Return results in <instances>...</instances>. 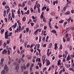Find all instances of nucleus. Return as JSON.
<instances>
[{
    "mask_svg": "<svg viewBox=\"0 0 74 74\" xmlns=\"http://www.w3.org/2000/svg\"><path fill=\"white\" fill-rule=\"evenodd\" d=\"M30 63H27V67H29V66H30Z\"/></svg>",
    "mask_w": 74,
    "mask_h": 74,
    "instance_id": "obj_32",
    "label": "nucleus"
},
{
    "mask_svg": "<svg viewBox=\"0 0 74 74\" xmlns=\"http://www.w3.org/2000/svg\"><path fill=\"white\" fill-rule=\"evenodd\" d=\"M30 51L31 52H33V49H31Z\"/></svg>",
    "mask_w": 74,
    "mask_h": 74,
    "instance_id": "obj_61",
    "label": "nucleus"
},
{
    "mask_svg": "<svg viewBox=\"0 0 74 74\" xmlns=\"http://www.w3.org/2000/svg\"><path fill=\"white\" fill-rule=\"evenodd\" d=\"M26 32H29V29L27 28L26 29Z\"/></svg>",
    "mask_w": 74,
    "mask_h": 74,
    "instance_id": "obj_48",
    "label": "nucleus"
},
{
    "mask_svg": "<svg viewBox=\"0 0 74 74\" xmlns=\"http://www.w3.org/2000/svg\"><path fill=\"white\" fill-rule=\"evenodd\" d=\"M11 63V60H9L8 61V64L10 65V64Z\"/></svg>",
    "mask_w": 74,
    "mask_h": 74,
    "instance_id": "obj_57",
    "label": "nucleus"
},
{
    "mask_svg": "<svg viewBox=\"0 0 74 74\" xmlns=\"http://www.w3.org/2000/svg\"><path fill=\"white\" fill-rule=\"evenodd\" d=\"M30 10H31L32 12H33V10H32V8H31Z\"/></svg>",
    "mask_w": 74,
    "mask_h": 74,
    "instance_id": "obj_49",
    "label": "nucleus"
},
{
    "mask_svg": "<svg viewBox=\"0 0 74 74\" xmlns=\"http://www.w3.org/2000/svg\"><path fill=\"white\" fill-rule=\"evenodd\" d=\"M47 29V26H45L44 29H45H45Z\"/></svg>",
    "mask_w": 74,
    "mask_h": 74,
    "instance_id": "obj_64",
    "label": "nucleus"
},
{
    "mask_svg": "<svg viewBox=\"0 0 74 74\" xmlns=\"http://www.w3.org/2000/svg\"><path fill=\"white\" fill-rule=\"evenodd\" d=\"M3 42V41L0 40V47L1 46V45H2V42Z\"/></svg>",
    "mask_w": 74,
    "mask_h": 74,
    "instance_id": "obj_19",
    "label": "nucleus"
},
{
    "mask_svg": "<svg viewBox=\"0 0 74 74\" xmlns=\"http://www.w3.org/2000/svg\"><path fill=\"white\" fill-rule=\"evenodd\" d=\"M40 5L39 4H38L37 8H40Z\"/></svg>",
    "mask_w": 74,
    "mask_h": 74,
    "instance_id": "obj_35",
    "label": "nucleus"
},
{
    "mask_svg": "<svg viewBox=\"0 0 74 74\" xmlns=\"http://www.w3.org/2000/svg\"><path fill=\"white\" fill-rule=\"evenodd\" d=\"M22 59L21 58H20L18 61L19 63H20L21 62H22Z\"/></svg>",
    "mask_w": 74,
    "mask_h": 74,
    "instance_id": "obj_28",
    "label": "nucleus"
},
{
    "mask_svg": "<svg viewBox=\"0 0 74 74\" xmlns=\"http://www.w3.org/2000/svg\"><path fill=\"white\" fill-rule=\"evenodd\" d=\"M37 50L39 52H41V50H40V49H38V48L37 49Z\"/></svg>",
    "mask_w": 74,
    "mask_h": 74,
    "instance_id": "obj_46",
    "label": "nucleus"
},
{
    "mask_svg": "<svg viewBox=\"0 0 74 74\" xmlns=\"http://www.w3.org/2000/svg\"><path fill=\"white\" fill-rule=\"evenodd\" d=\"M69 48L70 51H71V50H72V47H71V46L69 47Z\"/></svg>",
    "mask_w": 74,
    "mask_h": 74,
    "instance_id": "obj_41",
    "label": "nucleus"
},
{
    "mask_svg": "<svg viewBox=\"0 0 74 74\" xmlns=\"http://www.w3.org/2000/svg\"><path fill=\"white\" fill-rule=\"evenodd\" d=\"M47 53V56H49V49H48Z\"/></svg>",
    "mask_w": 74,
    "mask_h": 74,
    "instance_id": "obj_7",
    "label": "nucleus"
},
{
    "mask_svg": "<svg viewBox=\"0 0 74 74\" xmlns=\"http://www.w3.org/2000/svg\"><path fill=\"white\" fill-rule=\"evenodd\" d=\"M57 64L58 66H59V65H60V62H58Z\"/></svg>",
    "mask_w": 74,
    "mask_h": 74,
    "instance_id": "obj_50",
    "label": "nucleus"
},
{
    "mask_svg": "<svg viewBox=\"0 0 74 74\" xmlns=\"http://www.w3.org/2000/svg\"><path fill=\"white\" fill-rule=\"evenodd\" d=\"M52 32H53V33H56V32L55 30H52Z\"/></svg>",
    "mask_w": 74,
    "mask_h": 74,
    "instance_id": "obj_30",
    "label": "nucleus"
},
{
    "mask_svg": "<svg viewBox=\"0 0 74 74\" xmlns=\"http://www.w3.org/2000/svg\"><path fill=\"white\" fill-rule=\"evenodd\" d=\"M51 46H52V43H51L49 45V48H51Z\"/></svg>",
    "mask_w": 74,
    "mask_h": 74,
    "instance_id": "obj_17",
    "label": "nucleus"
},
{
    "mask_svg": "<svg viewBox=\"0 0 74 74\" xmlns=\"http://www.w3.org/2000/svg\"><path fill=\"white\" fill-rule=\"evenodd\" d=\"M17 13L18 14H20V12L19 11V10H18V11L17 12Z\"/></svg>",
    "mask_w": 74,
    "mask_h": 74,
    "instance_id": "obj_54",
    "label": "nucleus"
},
{
    "mask_svg": "<svg viewBox=\"0 0 74 74\" xmlns=\"http://www.w3.org/2000/svg\"><path fill=\"white\" fill-rule=\"evenodd\" d=\"M62 56H63L62 55H60L59 56V58H60L61 57H62Z\"/></svg>",
    "mask_w": 74,
    "mask_h": 74,
    "instance_id": "obj_62",
    "label": "nucleus"
},
{
    "mask_svg": "<svg viewBox=\"0 0 74 74\" xmlns=\"http://www.w3.org/2000/svg\"><path fill=\"white\" fill-rule=\"evenodd\" d=\"M39 42H41V36H39Z\"/></svg>",
    "mask_w": 74,
    "mask_h": 74,
    "instance_id": "obj_37",
    "label": "nucleus"
},
{
    "mask_svg": "<svg viewBox=\"0 0 74 74\" xmlns=\"http://www.w3.org/2000/svg\"><path fill=\"white\" fill-rule=\"evenodd\" d=\"M62 45H60V49H62Z\"/></svg>",
    "mask_w": 74,
    "mask_h": 74,
    "instance_id": "obj_52",
    "label": "nucleus"
},
{
    "mask_svg": "<svg viewBox=\"0 0 74 74\" xmlns=\"http://www.w3.org/2000/svg\"><path fill=\"white\" fill-rule=\"evenodd\" d=\"M21 69L22 70V71H23V69H24V66H22L21 67Z\"/></svg>",
    "mask_w": 74,
    "mask_h": 74,
    "instance_id": "obj_16",
    "label": "nucleus"
},
{
    "mask_svg": "<svg viewBox=\"0 0 74 74\" xmlns=\"http://www.w3.org/2000/svg\"><path fill=\"white\" fill-rule=\"evenodd\" d=\"M70 60V58H66V61H68L69 60Z\"/></svg>",
    "mask_w": 74,
    "mask_h": 74,
    "instance_id": "obj_59",
    "label": "nucleus"
},
{
    "mask_svg": "<svg viewBox=\"0 0 74 74\" xmlns=\"http://www.w3.org/2000/svg\"><path fill=\"white\" fill-rule=\"evenodd\" d=\"M38 65H39V67H41V66H42V64L41 63H38Z\"/></svg>",
    "mask_w": 74,
    "mask_h": 74,
    "instance_id": "obj_11",
    "label": "nucleus"
},
{
    "mask_svg": "<svg viewBox=\"0 0 74 74\" xmlns=\"http://www.w3.org/2000/svg\"><path fill=\"white\" fill-rule=\"evenodd\" d=\"M50 62H49V60H47V65L49 66V64H50Z\"/></svg>",
    "mask_w": 74,
    "mask_h": 74,
    "instance_id": "obj_6",
    "label": "nucleus"
},
{
    "mask_svg": "<svg viewBox=\"0 0 74 74\" xmlns=\"http://www.w3.org/2000/svg\"><path fill=\"white\" fill-rule=\"evenodd\" d=\"M7 52V50L5 49H4L2 52V54H6Z\"/></svg>",
    "mask_w": 74,
    "mask_h": 74,
    "instance_id": "obj_4",
    "label": "nucleus"
},
{
    "mask_svg": "<svg viewBox=\"0 0 74 74\" xmlns=\"http://www.w3.org/2000/svg\"><path fill=\"white\" fill-rule=\"evenodd\" d=\"M36 7H37V5H35L34 6V10L36 9Z\"/></svg>",
    "mask_w": 74,
    "mask_h": 74,
    "instance_id": "obj_45",
    "label": "nucleus"
},
{
    "mask_svg": "<svg viewBox=\"0 0 74 74\" xmlns=\"http://www.w3.org/2000/svg\"><path fill=\"white\" fill-rule=\"evenodd\" d=\"M5 73V71H4V70H3L1 72V74H4Z\"/></svg>",
    "mask_w": 74,
    "mask_h": 74,
    "instance_id": "obj_13",
    "label": "nucleus"
},
{
    "mask_svg": "<svg viewBox=\"0 0 74 74\" xmlns=\"http://www.w3.org/2000/svg\"><path fill=\"white\" fill-rule=\"evenodd\" d=\"M70 40V38H68L67 39V41H69Z\"/></svg>",
    "mask_w": 74,
    "mask_h": 74,
    "instance_id": "obj_43",
    "label": "nucleus"
},
{
    "mask_svg": "<svg viewBox=\"0 0 74 74\" xmlns=\"http://www.w3.org/2000/svg\"><path fill=\"white\" fill-rule=\"evenodd\" d=\"M3 69L4 70H6V74L8 73V67L6 65V64H5V65L3 68Z\"/></svg>",
    "mask_w": 74,
    "mask_h": 74,
    "instance_id": "obj_1",
    "label": "nucleus"
},
{
    "mask_svg": "<svg viewBox=\"0 0 74 74\" xmlns=\"http://www.w3.org/2000/svg\"><path fill=\"white\" fill-rule=\"evenodd\" d=\"M43 21L45 22H46V19H45V17H43Z\"/></svg>",
    "mask_w": 74,
    "mask_h": 74,
    "instance_id": "obj_26",
    "label": "nucleus"
},
{
    "mask_svg": "<svg viewBox=\"0 0 74 74\" xmlns=\"http://www.w3.org/2000/svg\"><path fill=\"white\" fill-rule=\"evenodd\" d=\"M11 53V52L10 51V50H8V55H10Z\"/></svg>",
    "mask_w": 74,
    "mask_h": 74,
    "instance_id": "obj_22",
    "label": "nucleus"
},
{
    "mask_svg": "<svg viewBox=\"0 0 74 74\" xmlns=\"http://www.w3.org/2000/svg\"><path fill=\"white\" fill-rule=\"evenodd\" d=\"M32 17L33 19H36V17H34V16H32Z\"/></svg>",
    "mask_w": 74,
    "mask_h": 74,
    "instance_id": "obj_42",
    "label": "nucleus"
},
{
    "mask_svg": "<svg viewBox=\"0 0 74 74\" xmlns=\"http://www.w3.org/2000/svg\"><path fill=\"white\" fill-rule=\"evenodd\" d=\"M34 45H33V44L31 45L30 47V48H32V47H33Z\"/></svg>",
    "mask_w": 74,
    "mask_h": 74,
    "instance_id": "obj_53",
    "label": "nucleus"
},
{
    "mask_svg": "<svg viewBox=\"0 0 74 74\" xmlns=\"http://www.w3.org/2000/svg\"><path fill=\"white\" fill-rule=\"evenodd\" d=\"M24 74H28V71H26L23 73Z\"/></svg>",
    "mask_w": 74,
    "mask_h": 74,
    "instance_id": "obj_29",
    "label": "nucleus"
},
{
    "mask_svg": "<svg viewBox=\"0 0 74 74\" xmlns=\"http://www.w3.org/2000/svg\"><path fill=\"white\" fill-rule=\"evenodd\" d=\"M70 14V12H67L65 13V15H69Z\"/></svg>",
    "mask_w": 74,
    "mask_h": 74,
    "instance_id": "obj_25",
    "label": "nucleus"
},
{
    "mask_svg": "<svg viewBox=\"0 0 74 74\" xmlns=\"http://www.w3.org/2000/svg\"><path fill=\"white\" fill-rule=\"evenodd\" d=\"M66 38H67V37H68V34H66Z\"/></svg>",
    "mask_w": 74,
    "mask_h": 74,
    "instance_id": "obj_51",
    "label": "nucleus"
},
{
    "mask_svg": "<svg viewBox=\"0 0 74 74\" xmlns=\"http://www.w3.org/2000/svg\"><path fill=\"white\" fill-rule=\"evenodd\" d=\"M43 15H44V12H42V14L40 16V18L42 19L43 18Z\"/></svg>",
    "mask_w": 74,
    "mask_h": 74,
    "instance_id": "obj_8",
    "label": "nucleus"
},
{
    "mask_svg": "<svg viewBox=\"0 0 74 74\" xmlns=\"http://www.w3.org/2000/svg\"><path fill=\"white\" fill-rule=\"evenodd\" d=\"M22 21L23 22H25L26 21V17H24L22 19Z\"/></svg>",
    "mask_w": 74,
    "mask_h": 74,
    "instance_id": "obj_12",
    "label": "nucleus"
},
{
    "mask_svg": "<svg viewBox=\"0 0 74 74\" xmlns=\"http://www.w3.org/2000/svg\"><path fill=\"white\" fill-rule=\"evenodd\" d=\"M44 7H43L42 9V11L44 10H46V8H47V5H44Z\"/></svg>",
    "mask_w": 74,
    "mask_h": 74,
    "instance_id": "obj_5",
    "label": "nucleus"
},
{
    "mask_svg": "<svg viewBox=\"0 0 74 74\" xmlns=\"http://www.w3.org/2000/svg\"><path fill=\"white\" fill-rule=\"evenodd\" d=\"M65 53L66 54H68V53H67V51H65Z\"/></svg>",
    "mask_w": 74,
    "mask_h": 74,
    "instance_id": "obj_56",
    "label": "nucleus"
},
{
    "mask_svg": "<svg viewBox=\"0 0 74 74\" xmlns=\"http://www.w3.org/2000/svg\"><path fill=\"white\" fill-rule=\"evenodd\" d=\"M70 67V64H68V66L67 67V68L68 69L69 67Z\"/></svg>",
    "mask_w": 74,
    "mask_h": 74,
    "instance_id": "obj_47",
    "label": "nucleus"
},
{
    "mask_svg": "<svg viewBox=\"0 0 74 74\" xmlns=\"http://www.w3.org/2000/svg\"><path fill=\"white\" fill-rule=\"evenodd\" d=\"M6 13H7L6 10L4 11V14H3V16H4V17H5V16Z\"/></svg>",
    "mask_w": 74,
    "mask_h": 74,
    "instance_id": "obj_10",
    "label": "nucleus"
},
{
    "mask_svg": "<svg viewBox=\"0 0 74 74\" xmlns=\"http://www.w3.org/2000/svg\"><path fill=\"white\" fill-rule=\"evenodd\" d=\"M12 34V32H11L10 33V34H9V36H10Z\"/></svg>",
    "mask_w": 74,
    "mask_h": 74,
    "instance_id": "obj_58",
    "label": "nucleus"
},
{
    "mask_svg": "<svg viewBox=\"0 0 74 74\" xmlns=\"http://www.w3.org/2000/svg\"><path fill=\"white\" fill-rule=\"evenodd\" d=\"M12 16L13 17V18H15V15H14V13L12 12Z\"/></svg>",
    "mask_w": 74,
    "mask_h": 74,
    "instance_id": "obj_27",
    "label": "nucleus"
},
{
    "mask_svg": "<svg viewBox=\"0 0 74 74\" xmlns=\"http://www.w3.org/2000/svg\"><path fill=\"white\" fill-rule=\"evenodd\" d=\"M36 62H38H38H41V60L40 58H37L36 59Z\"/></svg>",
    "mask_w": 74,
    "mask_h": 74,
    "instance_id": "obj_9",
    "label": "nucleus"
},
{
    "mask_svg": "<svg viewBox=\"0 0 74 74\" xmlns=\"http://www.w3.org/2000/svg\"><path fill=\"white\" fill-rule=\"evenodd\" d=\"M8 31H7L5 33V39L8 38Z\"/></svg>",
    "mask_w": 74,
    "mask_h": 74,
    "instance_id": "obj_2",
    "label": "nucleus"
},
{
    "mask_svg": "<svg viewBox=\"0 0 74 74\" xmlns=\"http://www.w3.org/2000/svg\"><path fill=\"white\" fill-rule=\"evenodd\" d=\"M0 64L2 67H3L4 66V64H3V62H0Z\"/></svg>",
    "mask_w": 74,
    "mask_h": 74,
    "instance_id": "obj_15",
    "label": "nucleus"
},
{
    "mask_svg": "<svg viewBox=\"0 0 74 74\" xmlns=\"http://www.w3.org/2000/svg\"><path fill=\"white\" fill-rule=\"evenodd\" d=\"M58 46V45H57V43H55L54 44V47H57Z\"/></svg>",
    "mask_w": 74,
    "mask_h": 74,
    "instance_id": "obj_60",
    "label": "nucleus"
},
{
    "mask_svg": "<svg viewBox=\"0 0 74 74\" xmlns=\"http://www.w3.org/2000/svg\"><path fill=\"white\" fill-rule=\"evenodd\" d=\"M7 43H4L3 44V45L4 47V48H5V47H6V45H7Z\"/></svg>",
    "mask_w": 74,
    "mask_h": 74,
    "instance_id": "obj_24",
    "label": "nucleus"
},
{
    "mask_svg": "<svg viewBox=\"0 0 74 74\" xmlns=\"http://www.w3.org/2000/svg\"><path fill=\"white\" fill-rule=\"evenodd\" d=\"M4 29H2L1 32V34H3V33H4Z\"/></svg>",
    "mask_w": 74,
    "mask_h": 74,
    "instance_id": "obj_23",
    "label": "nucleus"
},
{
    "mask_svg": "<svg viewBox=\"0 0 74 74\" xmlns=\"http://www.w3.org/2000/svg\"><path fill=\"white\" fill-rule=\"evenodd\" d=\"M64 22V20H61V21H59V23H63Z\"/></svg>",
    "mask_w": 74,
    "mask_h": 74,
    "instance_id": "obj_20",
    "label": "nucleus"
},
{
    "mask_svg": "<svg viewBox=\"0 0 74 74\" xmlns=\"http://www.w3.org/2000/svg\"><path fill=\"white\" fill-rule=\"evenodd\" d=\"M49 27L51 29L52 28V26H51V23H49Z\"/></svg>",
    "mask_w": 74,
    "mask_h": 74,
    "instance_id": "obj_18",
    "label": "nucleus"
},
{
    "mask_svg": "<svg viewBox=\"0 0 74 74\" xmlns=\"http://www.w3.org/2000/svg\"><path fill=\"white\" fill-rule=\"evenodd\" d=\"M63 57H64V58H66V55L64 54L63 55Z\"/></svg>",
    "mask_w": 74,
    "mask_h": 74,
    "instance_id": "obj_44",
    "label": "nucleus"
},
{
    "mask_svg": "<svg viewBox=\"0 0 74 74\" xmlns=\"http://www.w3.org/2000/svg\"><path fill=\"white\" fill-rule=\"evenodd\" d=\"M19 28H17L16 29V32H18V31H19Z\"/></svg>",
    "mask_w": 74,
    "mask_h": 74,
    "instance_id": "obj_55",
    "label": "nucleus"
},
{
    "mask_svg": "<svg viewBox=\"0 0 74 74\" xmlns=\"http://www.w3.org/2000/svg\"><path fill=\"white\" fill-rule=\"evenodd\" d=\"M49 10V7H48L47 8V9L46 10V11L48 12Z\"/></svg>",
    "mask_w": 74,
    "mask_h": 74,
    "instance_id": "obj_36",
    "label": "nucleus"
},
{
    "mask_svg": "<svg viewBox=\"0 0 74 74\" xmlns=\"http://www.w3.org/2000/svg\"><path fill=\"white\" fill-rule=\"evenodd\" d=\"M58 49V46H56V47H54V49H55V50L56 49Z\"/></svg>",
    "mask_w": 74,
    "mask_h": 74,
    "instance_id": "obj_40",
    "label": "nucleus"
},
{
    "mask_svg": "<svg viewBox=\"0 0 74 74\" xmlns=\"http://www.w3.org/2000/svg\"><path fill=\"white\" fill-rule=\"evenodd\" d=\"M19 65H17V66H16L15 68V69L16 73H17V72H18V70H19Z\"/></svg>",
    "mask_w": 74,
    "mask_h": 74,
    "instance_id": "obj_3",
    "label": "nucleus"
},
{
    "mask_svg": "<svg viewBox=\"0 0 74 74\" xmlns=\"http://www.w3.org/2000/svg\"><path fill=\"white\" fill-rule=\"evenodd\" d=\"M7 42L8 44H10V40H7Z\"/></svg>",
    "mask_w": 74,
    "mask_h": 74,
    "instance_id": "obj_33",
    "label": "nucleus"
},
{
    "mask_svg": "<svg viewBox=\"0 0 74 74\" xmlns=\"http://www.w3.org/2000/svg\"><path fill=\"white\" fill-rule=\"evenodd\" d=\"M4 58H2L1 60V62H4Z\"/></svg>",
    "mask_w": 74,
    "mask_h": 74,
    "instance_id": "obj_31",
    "label": "nucleus"
},
{
    "mask_svg": "<svg viewBox=\"0 0 74 74\" xmlns=\"http://www.w3.org/2000/svg\"><path fill=\"white\" fill-rule=\"evenodd\" d=\"M63 42H65V41H66V39H65V38L64 39V38H63Z\"/></svg>",
    "mask_w": 74,
    "mask_h": 74,
    "instance_id": "obj_39",
    "label": "nucleus"
},
{
    "mask_svg": "<svg viewBox=\"0 0 74 74\" xmlns=\"http://www.w3.org/2000/svg\"><path fill=\"white\" fill-rule=\"evenodd\" d=\"M70 20H71V18H69L68 19V21L69 22H70Z\"/></svg>",
    "mask_w": 74,
    "mask_h": 74,
    "instance_id": "obj_63",
    "label": "nucleus"
},
{
    "mask_svg": "<svg viewBox=\"0 0 74 74\" xmlns=\"http://www.w3.org/2000/svg\"><path fill=\"white\" fill-rule=\"evenodd\" d=\"M5 8L6 9L9 8V6H8V5H6L5 6Z\"/></svg>",
    "mask_w": 74,
    "mask_h": 74,
    "instance_id": "obj_38",
    "label": "nucleus"
},
{
    "mask_svg": "<svg viewBox=\"0 0 74 74\" xmlns=\"http://www.w3.org/2000/svg\"><path fill=\"white\" fill-rule=\"evenodd\" d=\"M25 4L23 3V5H22L21 6V7H25Z\"/></svg>",
    "mask_w": 74,
    "mask_h": 74,
    "instance_id": "obj_21",
    "label": "nucleus"
},
{
    "mask_svg": "<svg viewBox=\"0 0 74 74\" xmlns=\"http://www.w3.org/2000/svg\"><path fill=\"white\" fill-rule=\"evenodd\" d=\"M45 57H44V56H43L42 60V61H44V60H45Z\"/></svg>",
    "mask_w": 74,
    "mask_h": 74,
    "instance_id": "obj_14",
    "label": "nucleus"
},
{
    "mask_svg": "<svg viewBox=\"0 0 74 74\" xmlns=\"http://www.w3.org/2000/svg\"><path fill=\"white\" fill-rule=\"evenodd\" d=\"M29 14V10H28L27 12L26 13V14H27L28 15Z\"/></svg>",
    "mask_w": 74,
    "mask_h": 74,
    "instance_id": "obj_34",
    "label": "nucleus"
}]
</instances>
